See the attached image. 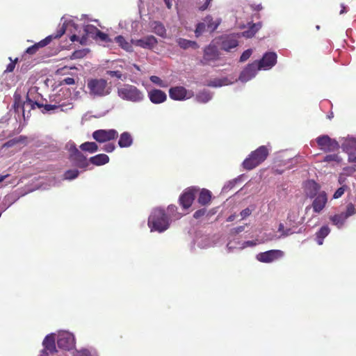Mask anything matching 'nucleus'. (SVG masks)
<instances>
[{"mask_svg": "<svg viewBox=\"0 0 356 356\" xmlns=\"http://www.w3.org/2000/svg\"><path fill=\"white\" fill-rule=\"evenodd\" d=\"M15 102L13 108L17 113L22 112L24 118H26V112L29 113L32 109L35 108L36 106L38 108H43L42 112L44 111V99L42 96L38 92V89L35 87L31 88L27 94L26 100L22 103L20 97L17 95H15Z\"/></svg>", "mask_w": 356, "mask_h": 356, "instance_id": "1", "label": "nucleus"}, {"mask_svg": "<svg viewBox=\"0 0 356 356\" xmlns=\"http://www.w3.org/2000/svg\"><path fill=\"white\" fill-rule=\"evenodd\" d=\"M70 91L67 88H62L56 93L50 96L51 102L54 104L44 106V111L51 112L56 110L67 111L73 108Z\"/></svg>", "mask_w": 356, "mask_h": 356, "instance_id": "2", "label": "nucleus"}, {"mask_svg": "<svg viewBox=\"0 0 356 356\" xmlns=\"http://www.w3.org/2000/svg\"><path fill=\"white\" fill-rule=\"evenodd\" d=\"M116 93L118 97L122 101L134 104L142 103L145 99L144 91L136 86L129 83H123L118 86Z\"/></svg>", "mask_w": 356, "mask_h": 356, "instance_id": "3", "label": "nucleus"}, {"mask_svg": "<svg viewBox=\"0 0 356 356\" xmlns=\"http://www.w3.org/2000/svg\"><path fill=\"white\" fill-rule=\"evenodd\" d=\"M86 88L87 93L92 99L104 97L109 95L112 91L111 85L102 78L89 79Z\"/></svg>", "mask_w": 356, "mask_h": 356, "instance_id": "4", "label": "nucleus"}, {"mask_svg": "<svg viewBox=\"0 0 356 356\" xmlns=\"http://www.w3.org/2000/svg\"><path fill=\"white\" fill-rule=\"evenodd\" d=\"M170 222L165 211L161 208L153 209L148 218V226L151 232H163L170 227Z\"/></svg>", "mask_w": 356, "mask_h": 356, "instance_id": "5", "label": "nucleus"}, {"mask_svg": "<svg viewBox=\"0 0 356 356\" xmlns=\"http://www.w3.org/2000/svg\"><path fill=\"white\" fill-rule=\"evenodd\" d=\"M70 27H74L75 29H76L74 22L72 19L65 20L63 22L62 26L57 30L56 33L50 35L45 38L44 40L40 41L39 42L35 43L31 47H29V48H27L26 52L29 54H35L36 51L39 49V48L44 47L46 45H47L52 40L53 38H60L65 33V31L70 29Z\"/></svg>", "mask_w": 356, "mask_h": 356, "instance_id": "6", "label": "nucleus"}, {"mask_svg": "<svg viewBox=\"0 0 356 356\" xmlns=\"http://www.w3.org/2000/svg\"><path fill=\"white\" fill-rule=\"evenodd\" d=\"M269 151L270 149L267 146H260L256 150L252 152L248 157L243 161V168L248 170L256 168L266 159Z\"/></svg>", "mask_w": 356, "mask_h": 356, "instance_id": "7", "label": "nucleus"}, {"mask_svg": "<svg viewBox=\"0 0 356 356\" xmlns=\"http://www.w3.org/2000/svg\"><path fill=\"white\" fill-rule=\"evenodd\" d=\"M341 148L348 156V162L355 163V168H345L344 172L350 175L356 171V138L347 137L342 139Z\"/></svg>", "mask_w": 356, "mask_h": 356, "instance_id": "8", "label": "nucleus"}, {"mask_svg": "<svg viewBox=\"0 0 356 356\" xmlns=\"http://www.w3.org/2000/svg\"><path fill=\"white\" fill-rule=\"evenodd\" d=\"M356 213V207L353 203H348L346 205V211L339 214H335L330 217V221L339 229L341 228L345 224L346 220Z\"/></svg>", "mask_w": 356, "mask_h": 356, "instance_id": "9", "label": "nucleus"}, {"mask_svg": "<svg viewBox=\"0 0 356 356\" xmlns=\"http://www.w3.org/2000/svg\"><path fill=\"white\" fill-rule=\"evenodd\" d=\"M316 143L319 148L324 152H334L339 148V143L327 135H322L316 138Z\"/></svg>", "mask_w": 356, "mask_h": 356, "instance_id": "10", "label": "nucleus"}, {"mask_svg": "<svg viewBox=\"0 0 356 356\" xmlns=\"http://www.w3.org/2000/svg\"><path fill=\"white\" fill-rule=\"evenodd\" d=\"M57 345L58 348L64 350H70L74 347L75 339L74 335L66 331H60L57 335Z\"/></svg>", "mask_w": 356, "mask_h": 356, "instance_id": "11", "label": "nucleus"}, {"mask_svg": "<svg viewBox=\"0 0 356 356\" xmlns=\"http://www.w3.org/2000/svg\"><path fill=\"white\" fill-rule=\"evenodd\" d=\"M200 188L196 186L188 187L184 190L179 197V204L184 209H188L192 205L195 195L199 192Z\"/></svg>", "mask_w": 356, "mask_h": 356, "instance_id": "12", "label": "nucleus"}, {"mask_svg": "<svg viewBox=\"0 0 356 356\" xmlns=\"http://www.w3.org/2000/svg\"><path fill=\"white\" fill-rule=\"evenodd\" d=\"M277 56L275 52L269 51L264 54L259 60H256L259 70H268L277 63Z\"/></svg>", "mask_w": 356, "mask_h": 356, "instance_id": "13", "label": "nucleus"}, {"mask_svg": "<svg viewBox=\"0 0 356 356\" xmlns=\"http://www.w3.org/2000/svg\"><path fill=\"white\" fill-rule=\"evenodd\" d=\"M192 90H188L183 86L172 87L169 90V96L173 100L184 101L193 97Z\"/></svg>", "mask_w": 356, "mask_h": 356, "instance_id": "14", "label": "nucleus"}, {"mask_svg": "<svg viewBox=\"0 0 356 356\" xmlns=\"http://www.w3.org/2000/svg\"><path fill=\"white\" fill-rule=\"evenodd\" d=\"M327 202V195L325 191H321L318 195L314 197L313 202L311 206H307L305 208L306 212L313 209L314 212L320 213L325 208Z\"/></svg>", "mask_w": 356, "mask_h": 356, "instance_id": "15", "label": "nucleus"}, {"mask_svg": "<svg viewBox=\"0 0 356 356\" xmlns=\"http://www.w3.org/2000/svg\"><path fill=\"white\" fill-rule=\"evenodd\" d=\"M284 252L280 250H271L257 254L258 261L263 263H270L284 257Z\"/></svg>", "mask_w": 356, "mask_h": 356, "instance_id": "16", "label": "nucleus"}, {"mask_svg": "<svg viewBox=\"0 0 356 356\" xmlns=\"http://www.w3.org/2000/svg\"><path fill=\"white\" fill-rule=\"evenodd\" d=\"M118 131L115 129H99L93 132V138L99 143H105L118 137Z\"/></svg>", "mask_w": 356, "mask_h": 356, "instance_id": "17", "label": "nucleus"}, {"mask_svg": "<svg viewBox=\"0 0 356 356\" xmlns=\"http://www.w3.org/2000/svg\"><path fill=\"white\" fill-rule=\"evenodd\" d=\"M259 68L257 62L248 64L241 72L238 80L242 83H246L252 79L257 75Z\"/></svg>", "mask_w": 356, "mask_h": 356, "instance_id": "18", "label": "nucleus"}, {"mask_svg": "<svg viewBox=\"0 0 356 356\" xmlns=\"http://www.w3.org/2000/svg\"><path fill=\"white\" fill-rule=\"evenodd\" d=\"M55 335V334L51 333L45 337L42 341L43 350L41 351L40 356H48L49 353H56Z\"/></svg>", "mask_w": 356, "mask_h": 356, "instance_id": "19", "label": "nucleus"}, {"mask_svg": "<svg viewBox=\"0 0 356 356\" xmlns=\"http://www.w3.org/2000/svg\"><path fill=\"white\" fill-rule=\"evenodd\" d=\"M239 38L240 35L238 33L222 36L220 39L221 49L229 51L230 49L236 47L238 45V39Z\"/></svg>", "mask_w": 356, "mask_h": 356, "instance_id": "20", "label": "nucleus"}, {"mask_svg": "<svg viewBox=\"0 0 356 356\" xmlns=\"http://www.w3.org/2000/svg\"><path fill=\"white\" fill-rule=\"evenodd\" d=\"M220 54L218 47L213 44H210L204 49L203 59L205 63L211 65L213 62L218 60Z\"/></svg>", "mask_w": 356, "mask_h": 356, "instance_id": "21", "label": "nucleus"}, {"mask_svg": "<svg viewBox=\"0 0 356 356\" xmlns=\"http://www.w3.org/2000/svg\"><path fill=\"white\" fill-rule=\"evenodd\" d=\"M131 44L145 49H152L157 44V40L153 35H148L142 39L131 40Z\"/></svg>", "mask_w": 356, "mask_h": 356, "instance_id": "22", "label": "nucleus"}, {"mask_svg": "<svg viewBox=\"0 0 356 356\" xmlns=\"http://www.w3.org/2000/svg\"><path fill=\"white\" fill-rule=\"evenodd\" d=\"M147 95L150 102L154 104L163 103L167 99L165 92L159 89L150 90Z\"/></svg>", "mask_w": 356, "mask_h": 356, "instance_id": "23", "label": "nucleus"}, {"mask_svg": "<svg viewBox=\"0 0 356 356\" xmlns=\"http://www.w3.org/2000/svg\"><path fill=\"white\" fill-rule=\"evenodd\" d=\"M304 191L305 195L309 198L315 197L321 192L320 186L313 180H309L305 182Z\"/></svg>", "mask_w": 356, "mask_h": 356, "instance_id": "24", "label": "nucleus"}, {"mask_svg": "<svg viewBox=\"0 0 356 356\" xmlns=\"http://www.w3.org/2000/svg\"><path fill=\"white\" fill-rule=\"evenodd\" d=\"M70 158L71 161H73L74 163L78 167L85 168L88 165L86 158L79 150L74 154H70Z\"/></svg>", "mask_w": 356, "mask_h": 356, "instance_id": "25", "label": "nucleus"}, {"mask_svg": "<svg viewBox=\"0 0 356 356\" xmlns=\"http://www.w3.org/2000/svg\"><path fill=\"white\" fill-rule=\"evenodd\" d=\"M234 81V80H231L228 77H222L211 80L207 83V85L210 87L218 88L224 86L230 85L233 83Z\"/></svg>", "mask_w": 356, "mask_h": 356, "instance_id": "26", "label": "nucleus"}, {"mask_svg": "<svg viewBox=\"0 0 356 356\" xmlns=\"http://www.w3.org/2000/svg\"><path fill=\"white\" fill-rule=\"evenodd\" d=\"M199 196L197 198V202L200 204L202 206H207L210 204L211 200V193L210 191L202 188L201 191H199Z\"/></svg>", "mask_w": 356, "mask_h": 356, "instance_id": "27", "label": "nucleus"}, {"mask_svg": "<svg viewBox=\"0 0 356 356\" xmlns=\"http://www.w3.org/2000/svg\"><path fill=\"white\" fill-rule=\"evenodd\" d=\"M133 144V138L130 133L125 131L121 134L118 145L120 147H129Z\"/></svg>", "mask_w": 356, "mask_h": 356, "instance_id": "28", "label": "nucleus"}, {"mask_svg": "<svg viewBox=\"0 0 356 356\" xmlns=\"http://www.w3.org/2000/svg\"><path fill=\"white\" fill-rule=\"evenodd\" d=\"M177 43L181 48L184 49H186L188 48L196 49L199 48V45L196 42L188 40L181 38H179L177 40Z\"/></svg>", "mask_w": 356, "mask_h": 356, "instance_id": "29", "label": "nucleus"}, {"mask_svg": "<svg viewBox=\"0 0 356 356\" xmlns=\"http://www.w3.org/2000/svg\"><path fill=\"white\" fill-rule=\"evenodd\" d=\"M261 25L260 23L253 24L248 28V30L238 33L240 35V38L243 36L247 38H250L256 34V33L261 29Z\"/></svg>", "mask_w": 356, "mask_h": 356, "instance_id": "30", "label": "nucleus"}, {"mask_svg": "<svg viewBox=\"0 0 356 356\" xmlns=\"http://www.w3.org/2000/svg\"><path fill=\"white\" fill-rule=\"evenodd\" d=\"M204 21L207 24V29L211 32L214 31L221 23V19L220 18H217L213 20L211 15L207 16L204 19Z\"/></svg>", "mask_w": 356, "mask_h": 356, "instance_id": "31", "label": "nucleus"}, {"mask_svg": "<svg viewBox=\"0 0 356 356\" xmlns=\"http://www.w3.org/2000/svg\"><path fill=\"white\" fill-rule=\"evenodd\" d=\"M90 163L95 165H102L109 161V157L104 154H99L90 159Z\"/></svg>", "mask_w": 356, "mask_h": 356, "instance_id": "32", "label": "nucleus"}, {"mask_svg": "<svg viewBox=\"0 0 356 356\" xmlns=\"http://www.w3.org/2000/svg\"><path fill=\"white\" fill-rule=\"evenodd\" d=\"M151 28L152 29L153 32L156 35L162 38L165 37L166 30L165 26L161 22H153L151 24Z\"/></svg>", "mask_w": 356, "mask_h": 356, "instance_id": "33", "label": "nucleus"}, {"mask_svg": "<svg viewBox=\"0 0 356 356\" xmlns=\"http://www.w3.org/2000/svg\"><path fill=\"white\" fill-rule=\"evenodd\" d=\"M330 229L328 226H323L316 233V242L319 245L323 243V239L330 234Z\"/></svg>", "mask_w": 356, "mask_h": 356, "instance_id": "34", "label": "nucleus"}, {"mask_svg": "<svg viewBox=\"0 0 356 356\" xmlns=\"http://www.w3.org/2000/svg\"><path fill=\"white\" fill-rule=\"evenodd\" d=\"M212 96V94L209 91L204 90L197 94L195 99L200 103H207L211 99Z\"/></svg>", "mask_w": 356, "mask_h": 356, "instance_id": "35", "label": "nucleus"}, {"mask_svg": "<svg viewBox=\"0 0 356 356\" xmlns=\"http://www.w3.org/2000/svg\"><path fill=\"white\" fill-rule=\"evenodd\" d=\"M177 208L175 205L168 206L165 213L169 218L170 222H171L172 220H177L181 217V215L177 212Z\"/></svg>", "mask_w": 356, "mask_h": 356, "instance_id": "36", "label": "nucleus"}, {"mask_svg": "<svg viewBox=\"0 0 356 356\" xmlns=\"http://www.w3.org/2000/svg\"><path fill=\"white\" fill-rule=\"evenodd\" d=\"M115 42L124 50L127 51H132V45L133 44L128 42L126 41V40L124 38V37L119 35L115 38Z\"/></svg>", "mask_w": 356, "mask_h": 356, "instance_id": "37", "label": "nucleus"}, {"mask_svg": "<svg viewBox=\"0 0 356 356\" xmlns=\"http://www.w3.org/2000/svg\"><path fill=\"white\" fill-rule=\"evenodd\" d=\"M195 243L197 244V247L202 249L207 248L212 245V243L207 236H203L197 238L195 241Z\"/></svg>", "mask_w": 356, "mask_h": 356, "instance_id": "38", "label": "nucleus"}, {"mask_svg": "<svg viewBox=\"0 0 356 356\" xmlns=\"http://www.w3.org/2000/svg\"><path fill=\"white\" fill-rule=\"evenodd\" d=\"M341 161L342 159L336 154L326 155L323 160V162L330 163L333 166L335 164H339Z\"/></svg>", "mask_w": 356, "mask_h": 356, "instance_id": "39", "label": "nucleus"}, {"mask_svg": "<svg viewBox=\"0 0 356 356\" xmlns=\"http://www.w3.org/2000/svg\"><path fill=\"white\" fill-rule=\"evenodd\" d=\"M81 149L83 151L94 153L97 151V145L94 142H86L81 145Z\"/></svg>", "mask_w": 356, "mask_h": 356, "instance_id": "40", "label": "nucleus"}, {"mask_svg": "<svg viewBox=\"0 0 356 356\" xmlns=\"http://www.w3.org/2000/svg\"><path fill=\"white\" fill-rule=\"evenodd\" d=\"M99 30L93 25L88 24L84 26L86 36L94 38Z\"/></svg>", "mask_w": 356, "mask_h": 356, "instance_id": "41", "label": "nucleus"}, {"mask_svg": "<svg viewBox=\"0 0 356 356\" xmlns=\"http://www.w3.org/2000/svg\"><path fill=\"white\" fill-rule=\"evenodd\" d=\"M74 356H97V353L93 349L83 348L77 350Z\"/></svg>", "mask_w": 356, "mask_h": 356, "instance_id": "42", "label": "nucleus"}, {"mask_svg": "<svg viewBox=\"0 0 356 356\" xmlns=\"http://www.w3.org/2000/svg\"><path fill=\"white\" fill-rule=\"evenodd\" d=\"M150 81L157 86L161 88H167L168 84L166 81L162 80L160 77L157 76H151L149 77Z\"/></svg>", "mask_w": 356, "mask_h": 356, "instance_id": "43", "label": "nucleus"}, {"mask_svg": "<svg viewBox=\"0 0 356 356\" xmlns=\"http://www.w3.org/2000/svg\"><path fill=\"white\" fill-rule=\"evenodd\" d=\"M207 24L203 20L202 22H200L197 24L195 30V34L197 38L200 37L206 31Z\"/></svg>", "mask_w": 356, "mask_h": 356, "instance_id": "44", "label": "nucleus"}, {"mask_svg": "<svg viewBox=\"0 0 356 356\" xmlns=\"http://www.w3.org/2000/svg\"><path fill=\"white\" fill-rule=\"evenodd\" d=\"M79 174L77 170H69L64 174V179L66 180H72L76 179Z\"/></svg>", "mask_w": 356, "mask_h": 356, "instance_id": "45", "label": "nucleus"}, {"mask_svg": "<svg viewBox=\"0 0 356 356\" xmlns=\"http://www.w3.org/2000/svg\"><path fill=\"white\" fill-rule=\"evenodd\" d=\"M264 240H252V241H247L242 243L241 246L240 247L241 249L245 248L247 247H253L255 246L257 244H260L262 243H264Z\"/></svg>", "mask_w": 356, "mask_h": 356, "instance_id": "46", "label": "nucleus"}, {"mask_svg": "<svg viewBox=\"0 0 356 356\" xmlns=\"http://www.w3.org/2000/svg\"><path fill=\"white\" fill-rule=\"evenodd\" d=\"M70 40L72 42L79 41L81 44H84L86 43L87 37L83 35L81 38L76 34H73L70 36Z\"/></svg>", "mask_w": 356, "mask_h": 356, "instance_id": "47", "label": "nucleus"}, {"mask_svg": "<svg viewBox=\"0 0 356 356\" xmlns=\"http://www.w3.org/2000/svg\"><path fill=\"white\" fill-rule=\"evenodd\" d=\"M66 149L69 151L70 155L74 154L76 152L78 151L76 145L71 141L66 144Z\"/></svg>", "mask_w": 356, "mask_h": 356, "instance_id": "48", "label": "nucleus"}, {"mask_svg": "<svg viewBox=\"0 0 356 356\" xmlns=\"http://www.w3.org/2000/svg\"><path fill=\"white\" fill-rule=\"evenodd\" d=\"M252 54V50L251 49H247L245 51H243V53L242 54V55L240 57V62L246 61L250 57Z\"/></svg>", "mask_w": 356, "mask_h": 356, "instance_id": "49", "label": "nucleus"}, {"mask_svg": "<svg viewBox=\"0 0 356 356\" xmlns=\"http://www.w3.org/2000/svg\"><path fill=\"white\" fill-rule=\"evenodd\" d=\"M95 39H99L103 42H108L109 38L107 34L99 31L97 33L96 36L94 38Z\"/></svg>", "mask_w": 356, "mask_h": 356, "instance_id": "50", "label": "nucleus"}, {"mask_svg": "<svg viewBox=\"0 0 356 356\" xmlns=\"http://www.w3.org/2000/svg\"><path fill=\"white\" fill-rule=\"evenodd\" d=\"M346 186H342L341 187L339 188L336 191L335 193H334L333 195V198L334 199H338L340 197L342 196V195L344 193L345 191H346Z\"/></svg>", "mask_w": 356, "mask_h": 356, "instance_id": "51", "label": "nucleus"}, {"mask_svg": "<svg viewBox=\"0 0 356 356\" xmlns=\"http://www.w3.org/2000/svg\"><path fill=\"white\" fill-rule=\"evenodd\" d=\"M106 74L111 76V77H116L118 79H121L122 77V72L120 71H118V70L117 71H112V70L106 71Z\"/></svg>", "mask_w": 356, "mask_h": 356, "instance_id": "52", "label": "nucleus"}, {"mask_svg": "<svg viewBox=\"0 0 356 356\" xmlns=\"http://www.w3.org/2000/svg\"><path fill=\"white\" fill-rule=\"evenodd\" d=\"M9 59L11 62L7 65L5 72H12L14 70L16 62L17 61V58L14 61L12 60L11 58H9Z\"/></svg>", "mask_w": 356, "mask_h": 356, "instance_id": "53", "label": "nucleus"}, {"mask_svg": "<svg viewBox=\"0 0 356 356\" xmlns=\"http://www.w3.org/2000/svg\"><path fill=\"white\" fill-rule=\"evenodd\" d=\"M86 55V51L85 50H79L76 51L73 53L72 57V58H81L84 57Z\"/></svg>", "mask_w": 356, "mask_h": 356, "instance_id": "54", "label": "nucleus"}, {"mask_svg": "<svg viewBox=\"0 0 356 356\" xmlns=\"http://www.w3.org/2000/svg\"><path fill=\"white\" fill-rule=\"evenodd\" d=\"M205 213H206L205 209H199L194 213L193 217L196 219H198L200 217L203 216L205 214Z\"/></svg>", "mask_w": 356, "mask_h": 356, "instance_id": "55", "label": "nucleus"}, {"mask_svg": "<svg viewBox=\"0 0 356 356\" xmlns=\"http://www.w3.org/2000/svg\"><path fill=\"white\" fill-rule=\"evenodd\" d=\"M115 147L113 143H108L104 146L102 149L106 152H112L115 149Z\"/></svg>", "mask_w": 356, "mask_h": 356, "instance_id": "56", "label": "nucleus"}, {"mask_svg": "<svg viewBox=\"0 0 356 356\" xmlns=\"http://www.w3.org/2000/svg\"><path fill=\"white\" fill-rule=\"evenodd\" d=\"M251 213H252V210L250 209L249 208H246L241 212L240 215L241 216V218L244 219V218H247L248 216H249L251 214Z\"/></svg>", "mask_w": 356, "mask_h": 356, "instance_id": "57", "label": "nucleus"}, {"mask_svg": "<svg viewBox=\"0 0 356 356\" xmlns=\"http://www.w3.org/2000/svg\"><path fill=\"white\" fill-rule=\"evenodd\" d=\"M18 141V140H16V139H13V140H10L9 141H8L7 143H5L4 146L7 147H12L13 145H14Z\"/></svg>", "mask_w": 356, "mask_h": 356, "instance_id": "58", "label": "nucleus"}, {"mask_svg": "<svg viewBox=\"0 0 356 356\" xmlns=\"http://www.w3.org/2000/svg\"><path fill=\"white\" fill-rule=\"evenodd\" d=\"M64 82L67 84V85H72L74 83V79L73 78H71V77H67L64 79Z\"/></svg>", "mask_w": 356, "mask_h": 356, "instance_id": "59", "label": "nucleus"}, {"mask_svg": "<svg viewBox=\"0 0 356 356\" xmlns=\"http://www.w3.org/2000/svg\"><path fill=\"white\" fill-rule=\"evenodd\" d=\"M212 1V0H205V3H204V5H202V6H200V9L201 10H206L209 5L210 4V3Z\"/></svg>", "mask_w": 356, "mask_h": 356, "instance_id": "60", "label": "nucleus"}, {"mask_svg": "<svg viewBox=\"0 0 356 356\" xmlns=\"http://www.w3.org/2000/svg\"><path fill=\"white\" fill-rule=\"evenodd\" d=\"M292 234H293V232H291V229H287L284 230V232H283V234H281V236L280 237L287 236Z\"/></svg>", "mask_w": 356, "mask_h": 356, "instance_id": "61", "label": "nucleus"}, {"mask_svg": "<svg viewBox=\"0 0 356 356\" xmlns=\"http://www.w3.org/2000/svg\"><path fill=\"white\" fill-rule=\"evenodd\" d=\"M243 230H244V226H239V227H237L233 229V232L235 234L240 233V232H243Z\"/></svg>", "mask_w": 356, "mask_h": 356, "instance_id": "62", "label": "nucleus"}, {"mask_svg": "<svg viewBox=\"0 0 356 356\" xmlns=\"http://www.w3.org/2000/svg\"><path fill=\"white\" fill-rule=\"evenodd\" d=\"M341 10H340V13H339L340 15H342L347 12V8L344 4L342 3L341 5Z\"/></svg>", "mask_w": 356, "mask_h": 356, "instance_id": "63", "label": "nucleus"}, {"mask_svg": "<svg viewBox=\"0 0 356 356\" xmlns=\"http://www.w3.org/2000/svg\"><path fill=\"white\" fill-rule=\"evenodd\" d=\"M163 1H164L165 3L167 8L168 9H170L172 8V0H163Z\"/></svg>", "mask_w": 356, "mask_h": 356, "instance_id": "64", "label": "nucleus"}]
</instances>
